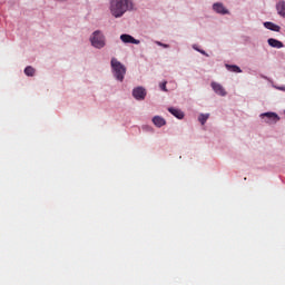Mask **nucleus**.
<instances>
[{"label":"nucleus","instance_id":"1","mask_svg":"<svg viewBox=\"0 0 285 285\" xmlns=\"http://www.w3.org/2000/svg\"><path fill=\"white\" fill-rule=\"evenodd\" d=\"M109 10L114 18H121L127 11L132 10V1L110 0Z\"/></svg>","mask_w":285,"mask_h":285},{"label":"nucleus","instance_id":"2","mask_svg":"<svg viewBox=\"0 0 285 285\" xmlns=\"http://www.w3.org/2000/svg\"><path fill=\"white\" fill-rule=\"evenodd\" d=\"M110 67L116 80L122 82L127 72L126 66L121 63L117 58L112 57L110 60Z\"/></svg>","mask_w":285,"mask_h":285},{"label":"nucleus","instance_id":"3","mask_svg":"<svg viewBox=\"0 0 285 285\" xmlns=\"http://www.w3.org/2000/svg\"><path fill=\"white\" fill-rule=\"evenodd\" d=\"M89 41H91V46L96 49H102L106 47V36L100 30L94 31Z\"/></svg>","mask_w":285,"mask_h":285},{"label":"nucleus","instance_id":"4","mask_svg":"<svg viewBox=\"0 0 285 285\" xmlns=\"http://www.w3.org/2000/svg\"><path fill=\"white\" fill-rule=\"evenodd\" d=\"M262 118H266L265 122L267 124H277L281 118L277 114H274L273 111H267L266 114H261Z\"/></svg>","mask_w":285,"mask_h":285},{"label":"nucleus","instance_id":"5","mask_svg":"<svg viewBox=\"0 0 285 285\" xmlns=\"http://www.w3.org/2000/svg\"><path fill=\"white\" fill-rule=\"evenodd\" d=\"M120 41L124 43H131V45L140 43L139 39H136L135 37H132L131 35H128V33L120 35Z\"/></svg>","mask_w":285,"mask_h":285},{"label":"nucleus","instance_id":"6","mask_svg":"<svg viewBox=\"0 0 285 285\" xmlns=\"http://www.w3.org/2000/svg\"><path fill=\"white\" fill-rule=\"evenodd\" d=\"M210 87L218 96L225 97L227 95L226 89L223 87V85H219V82H210Z\"/></svg>","mask_w":285,"mask_h":285},{"label":"nucleus","instance_id":"7","mask_svg":"<svg viewBox=\"0 0 285 285\" xmlns=\"http://www.w3.org/2000/svg\"><path fill=\"white\" fill-rule=\"evenodd\" d=\"M146 89H144V87H136L135 89H132V97L136 100H144L146 98Z\"/></svg>","mask_w":285,"mask_h":285},{"label":"nucleus","instance_id":"8","mask_svg":"<svg viewBox=\"0 0 285 285\" xmlns=\"http://www.w3.org/2000/svg\"><path fill=\"white\" fill-rule=\"evenodd\" d=\"M213 10L216 13H219V14H228L229 13L228 9H226L225 6L220 2L214 3L213 4Z\"/></svg>","mask_w":285,"mask_h":285},{"label":"nucleus","instance_id":"9","mask_svg":"<svg viewBox=\"0 0 285 285\" xmlns=\"http://www.w3.org/2000/svg\"><path fill=\"white\" fill-rule=\"evenodd\" d=\"M267 43L272 48L282 49L284 48L283 41L275 39V38H268Z\"/></svg>","mask_w":285,"mask_h":285},{"label":"nucleus","instance_id":"10","mask_svg":"<svg viewBox=\"0 0 285 285\" xmlns=\"http://www.w3.org/2000/svg\"><path fill=\"white\" fill-rule=\"evenodd\" d=\"M264 27L271 31H274V32H279L281 31V26L272 22V21H265L264 22Z\"/></svg>","mask_w":285,"mask_h":285},{"label":"nucleus","instance_id":"11","mask_svg":"<svg viewBox=\"0 0 285 285\" xmlns=\"http://www.w3.org/2000/svg\"><path fill=\"white\" fill-rule=\"evenodd\" d=\"M153 124L157 128H161L166 125V120H165V118H161V116H154Z\"/></svg>","mask_w":285,"mask_h":285},{"label":"nucleus","instance_id":"12","mask_svg":"<svg viewBox=\"0 0 285 285\" xmlns=\"http://www.w3.org/2000/svg\"><path fill=\"white\" fill-rule=\"evenodd\" d=\"M276 10H277L278 16H281L282 18H285V1L284 0H281L277 2Z\"/></svg>","mask_w":285,"mask_h":285},{"label":"nucleus","instance_id":"13","mask_svg":"<svg viewBox=\"0 0 285 285\" xmlns=\"http://www.w3.org/2000/svg\"><path fill=\"white\" fill-rule=\"evenodd\" d=\"M168 112H170L177 119H184L185 117L184 111H180V109H174V107H169Z\"/></svg>","mask_w":285,"mask_h":285},{"label":"nucleus","instance_id":"14","mask_svg":"<svg viewBox=\"0 0 285 285\" xmlns=\"http://www.w3.org/2000/svg\"><path fill=\"white\" fill-rule=\"evenodd\" d=\"M225 67H226V69H227L228 71H230V72H235V73H242V72H243V70L240 69V67L237 66V65H228V63H226Z\"/></svg>","mask_w":285,"mask_h":285},{"label":"nucleus","instance_id":"15","mask_svg":"<svg viewBox=\"0 0 285 285\" xmlns=\"http://www.w3.org/2000/svg\"><path fill=\"white\" fill-rule=\"evenodd\" d=\"M208 119H209V114H199L198 116V121L200 122L202 126H205Z\"/></svg>","mask_w":285,"mask_h":285},{"label":"nucleus","instance_id":"16","mask_svg":"<svg viewBox=\"0 0 285 285\" xmlns=\"http://www.w3.org/2000/svg\"><path fill=\"white\" fill-rule=\"evenodd\" d=\"M36 72V69L32 66H27L24 68V75H27V77H33Z\"/></svg>","mask_w":285,"mask_h":285},{"label":"nucleus","instance_id":"17","mask_svg":"<svg viewBox=\"0 0 285 285\" xmlns=\"http://www.w3.org/2000/svg\"><path fill=\"white\" fill-rule=\"evenodd\" d=\"M166 86H167V82H161V85H159L160 90H163L164 92H167L168 89Z\"/></svg>","mask_w":285,"mask_h":285},{"label":"nucleus","instance_id":"18","mask_svg":"<svg viewBox=\"0 0 285 285\" xmlns=\"http://www.w3.org/2000/svg\"><path fill=\"white\" fill-rule=\"evenodd\" d=\"M156 45L166 49L169 48L168 43H163L161 41H156Z\"/></svg>","mask_w":285,"mask_h":285},{"label":"nucleus","instance_id":"19","mask_svg":"<svg viewBox=\"0 0 285 285\" xmlns=\"http://www.w3.org/2000/svg\"><path fill=\"white\" fill-rule=\"evenodd\" d=\"M195 50H197L198 52H200L202 55H206V51L205 50H200L198 48H195Z\"/></svg>","mask_w":285,"mask_h":285}]
</instances>
